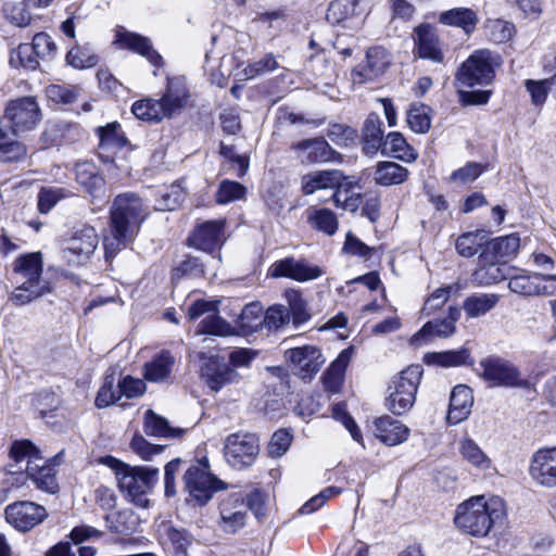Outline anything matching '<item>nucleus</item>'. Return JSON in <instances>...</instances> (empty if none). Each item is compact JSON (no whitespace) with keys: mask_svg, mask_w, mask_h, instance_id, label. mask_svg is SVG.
Returning <instances> with one entry per match:
<instances>
[{"mask_svg":"<svg viewBox=\"0 0 556 556\" xmlns=\"http://www.w3.org/2000/svg\"><path fill=\"white\" fill-rule=\"evenodd\" d=\"M132 114L141 121L161 122L163 118H169L162 99H142L136 101L131 106Z\"/></svg>","mask_w":556,"mask_h":556,"instance_id":"41","label":"nucleus"},{"mask_svg":"<svg viewBox=\"0 0 556 556\" xmlns=\"http://www.w3.org/2000/svg\"><path fill=\"white\" fill-rule=\"evenodd\" d=\"M200 332L224 337L230 334L232 328L217 313H212L200 323Z\"/></svg>","mask_w":556,"mask_h":556,"instance_id":"61","label":"nucleus"},{"mask_svg":"<svg viewBox=\"0 0 556 556\" xmlns=\"http://www.w3.org/2000/svg\"><path fill=\"white\" fill-rule=\"evenodd\" d=\"M66 61L75 68H89L98 63V56L87 49L77 46L68 51Z\"/></svg>","mask_w":556,"mask_h":556,"instance_id":"63","label":"nucleus"},{"mask_svg":"<svg viewBox=\"0 0 556 556\" xmlns=\"http://www.w3.org/2000/svg\"><path fill=\"white\" fill-rule=\"evenodd\" d=\"M167 538L170 541L175 556H188V548L192 544V536L184 529L168 528Z\"/></svg>","mask_w":556,"mask_h":556,"instance_id":"64","label":"nucleus"},{"mask_svg":"<svg viewBox=\"0 0 556 556\" xmlns=\"http://www.w3.org/2000/svg\"><path fill=\"white\" fill-rule=\"evenodd\" d=\"M190 98L186 78L176 76L167 79L166 91L162 96L163 105L169 118L188 104Z\"/></svg>","mask_w":556,"mask_h":556,"instance_id":"26","label":"nucleus"},{"mask_svg":"<svg viewBox=\"0 0 556 556\" xmlns=\"http://www.w3.org/2000/svg\"><path fill=\"white\" fill-rule=\"evenodd\" d=\"M472 404L471 389L464 384L456 386L451 393L447 421L457 425L466 420L470 415Z\"/></svg>","mask_w":556,"mask_h":556,"instance_id":"32","label":"nucleus"},{"mask_svg":"<svg viewBox=\"0 0 556 556\" xmlns=\"http://www.w3.org/2000/svg\"><path fill=\"white\" fill-rule=\"evenodd\" d=\"M506 517V503L502 497L478 495L457 506L454 523L467 534L483 538L493 528L502 527Z\"/></svg>","mask_w":556,"mask_h":556,"instance_id":"2","label":"nucleus"},{"mask_svg":"<svg viewBox=\"0 0 556 556\" xmlns=\"http://www.w3.org/2000/svg\"><path fill=\"white\" fill-rule=\"evenodd\" d=\"M380 152L383 155H390L404 162H413L417 159L415 150L407 143L403 135L397 131H392L384 138Z\"/></svg>","mask_w":556,"mask_h":556,"instance_id":"35","label":"nucleus"},{"mask_svg":"<svg viewBox=\"0 0 556 556\" xmlns=\"http://www.w3.org/2000/svg\"><path fill=\"white\" fill-rule=\"evenodd\" d=\"M75 176L77 184L89 194L92 203L104 200L105 181L93 163L88 161L76 163Z\"/></svg>","mask_w":556,"mask_h":556,"instance_id":"24","label":"nucleus"},{"mask_svg":"<svg viewBox=\"0 0 556 556\" xmlns=\"http://www.w3.org/2000/svg\"><path fill=\"white\" fill-rule=\"evenodd\" d=\"M148 215L149 205L137 193L125 192L115 197L110 211L111 232L103 240L106 258L114 257L132 242Z\"/></svg>","mask_w":556,"mask_h":556,"instance_id":"1","label":"nucleus"},{"mask_svg":"<svg viewBox=\"0 0 556 556\" xmlns=\"http://www.w3.org/2000/svg\"><path fill=\"white\" fill-rule=\"evenodd\" d=\"M99 244L97 231L91 226L76 230L65 242L62 257L68 265H78L94 252Z\"/></svg>","mask_w":556,"mask_h":556,"instance_id":"14","label":"nucleus"},{"mask_svg":"<svg viewBox=\"0 0 556 556\" xmlns=\"http://www.w3.org/2000/svg\"><path fill=\"white\" fill-rule=\"evenodd\" d=\"M248 518L243 493H231L220 502L218 525L225 533L236 534L245 527Z\"/></svg>","mask_w":556,"mask_h":556,"instance_id":"16","label":"nucleus"},{"mask_svg":"<svg viewBox=\"0 0 556 556\" xmlns=\"http://www.w3.org/2000/svg\"><path fill=\"white\" fill-rule=\"evenodd\" d=\"M430 108L424 103L410 104L406 121L410 129L416 134H426L431 126Z\"/></svg>","mask_w":556,"mask_h":556,"instance_id":"49","label":"nucleus"},{"mask_svg":"<svg viewBox=\"0 0 556 556\" xmlns=\"http://www.w3.org/2000/svg\"><path fill=\"white\" fill-rule=\"evenodd\" d=\"M5 118L10 122L14 135L33 130L40 121L38 103L31 97L11 101L5 109Z\"/></svg>","mask_w":556,"mask_h":556,"instance_id":"13","label":"nucleus"},{"mask_svg":"<svg viewBox=\"0 0 556 556\" xmlns=\"http://www.w3.org/2000/svg\"><path fill=\"white\" fill-rule=\"evenodd\" d=\"M409 428L402 421L384 415L375 420L376 437L389 446L405 442L409 435Z\"/></svg>","mask_w":556,"mask_h":556,"instance_id":"31","label":"nucleus"},{"mask_svg":"<svg viewBox=\"0 0 556 556\" xmlns=\"http://www.w3.org/2000/svg\"><path fill=\"white\" fill-rule=\"evenodd\" d=\"M25 146L13 139L0 127V160L2 162H16L25 157Z\"/></svg>","mask_w":556,"mask_h":556,"instance_id":"50","label":"nucleus"},{"mask_svg":"<svg viewBox=\"0 0 556 556\" xmlns=\"http://www.w3.org/2000/svg\"><path fill=\"white\" fill-rule=\"evenodd\" d=\"M520 247V239L511 233L495 238L491 241L486 239V245L480 253V261H500L505 264L506 260L516 255Z\"/></svg>","mask_w":556,"mask_h":556,"instance_id":"25","label":"nucleus"},{"mask_svg":"<svg viewBox=\"0 0 556 556\" xmlns=\"http://www.w3.org/2000/svg\"><path fill=\"white\" fill-rule=\"evenodd\" d=\"M9 455L15 464L27 460V465H29L35 458H41L39 450L29 440H15L12 442Z\"/></svg>","mask_w":556,"mask_h":556,"instance_id":"53","label":"nucleus"},{"mask_svg":"<svg viewBox=\"0 0 556 556\" xmlns=\"http://www.w3.org/2000/svg\"><path fill=\"white\" fill-rule=\"evenodd\" d=\"M421 376L422 367L410 365L392 379L386 399V406L391 413L403 415L414 406Z\"/></svg>","mask_w":556,"mask_h":556,"instance_id":"5","label":"nucleus"},{"mask_svg":"<svg viewBox=\"0 0 556 556\" xmlns=\"http://www.w3.org/2000/svg\"><path fill=\"white\" fill-rule=\"evenodd\" d=\"M481 377L491 387H520L529 388L530 382L521 379L518 369L500 357L490 356L480 362Z\"/></svg>","mask_w":556,"mask_h":556,"instance_id":"10","label":"nucleus"},{"mask_svg":"<svg viewBox=\"0 0 556 556\" xmlns=\"http://www.w3.org/2000/svg\"><path fill=\"white\" fill-rule=\"evenodd\" d=\"M260 452L258 439L248 432L229 434L224 443V457L236 469L251 466Z\"/></svg>","mask_w":556,"mask_h":556,"instance_id":"8","label":"nucleus"},{"mask_svg":"<svg viewBox=\"0 0 556 556\" xmlns=\"http://www.w3.org/2000/svg\"><path fill=\"white\" fill-rule=\"evenodd\" d=\"M495 293H473L463 303V309L468 318H479L491 312L500 302Z\"/></svg>","mask_w":556,"mask_h":556,"instance_id":"36","label":"nucleus"},{"mask_svg":"<svg viewBox=\"0 0 556 556\" xmlns=\"http://www.w3.org/2000/svg\"><path fill=\"white\" fill-rule=\"evenodd\" d=\"M269 274L274 278L286 277L304 282L319 278L324 270L319 266L311 265L305 260L286 257L275 262L269 268Z\"/></svg>","mask_w":556,"mask_h":556,"instance_id":"18","label":"nucleus"},{"mask_svg":"<svg viewBox=\"0 0 556 556\" xmlns=\"http://www.w3.org/2000/svg\"><path fill=\"white\" fill-rule=\"evenodd\" d=\"M43 260L40 252L20 255L13 263V275L17 287L10 299L15 305H25L51 292V286L42 277Z\"/></svg>","mask_w":556,"mask_h":556,"instance_id":"3","label":"nucleus"},{"mask_svg":"<svg viewBox=\"0 0 556 556\" xmlns=\"http://www.w3.org/2000/svg\"><path fill=\"white\" fill-rule=\"evenodd\" d=\"M39 61L30 43H21L15 50L11 51L9 60L13 67H24L31 71L39 66Z\"/></svg>","mask_w":556,"mask_h":556,"instance_id":"52","label":"nucleus"},{"mask_svg":"<svg viewBox=\"0 0 556 556\" xmlns=\"http://www.w3.org/2000/svg\"><path fill=\"white\" fill-rule=\"evenodd\" d=\"M185 198L184 191L179 186H172L160 192L156 199L155 208L159 211H174L176 210Z\"/></svg>","mask_w":556,"mask_h":556,"instance_id":"58","label":"nucleus"},{"mask_svg":"<svg viewBox=\"0 0 556 556\" xmlns=\"http://www.w3.org/2000/svg\"><path fill=\"white\" fill-rule=\"evenodd\" d=\"M529 475L540 486L556 488V446L540 448L533 453Z\"/></svg>","mask_w":556,"mask_h":556,"instance_id":"17","label":"nucleus"},{"mask_svg":"<svg viewBox=\"0 0 556 556\" xmlns=\"http://www.w3.org/2000/svg\"><path fill=\"white\" fill-rule=\"evenodd\" d=\"M415 33L416 50L419 58L442 63L444 54L435 30L429 25H420Z\"/></svg>","mask_w":556,"mask_h":556,"instance_id":"28","label":"nucleus"},{"mask_svg":"<svg viewBox=\"0 0 556 556\" xmlns=\"http://www.w3.org/2000/svg\"><path fill=\"white\" fill-rule=\"evenodd\" d=\"M185 488L191 501L197 505H205L214 493L225 489V483L210 472L207 464L198 462L191 465L184 476Z\"/></svg>","mask_w":556,"mask_h":556,"instance_id":"7","label":"nucleus"},{"mask_svg":"<svg viewBox=\"0 0 556 556\" xmlns=\"http://www.w3.org/2000/svg\"><path fill=\"white\" fill-rule=\"evenodd\" d=\"M353 354V348L344 349L338 357L330 364L324 376L325 387L336 393L339 391L346 367L351 361Z\"/></svg>","mask_w":556,"mask_h":556,"instance_id":"37","label":"nucleus"},{"mask_svg":"<svg viewBox=\"0 0 556 556\" xmlns=\"http://www.w3.org/2000/svg\"><path fill=\"white\" fill-rule=\"evenodd\" d=\"M238 325L244 332H255L263 326V308L256 303L247 304L239 316Z\"/></svg>","mask_w":556,"mask_h":556,"instance_id":"51","label":"nucleus"},{"mask_svg":"<svg viewBox=\"0 0 556 556\" xmlns=\"http://www.w3.org/2000/svg\"><path fill=\"white\" fill-rule=\"evenodd\" d=\"M174 364L175 358L169 352H161L144 365V379L156 383L168 381Z\"/></svg>","mask_w":556,"mask_h":556,"instance_id":"34","label":"nucleus"},{"mask_svg":"<svg viewBox=\"0 0 556 556\" xmlns=\"http://www.w3.org/2000/svg\"><path fill=\"white\" fill-rule=\"evenodd\" d=\"M116 42L122 48L142 55L155 67H161L163 64L162 56L153 49L150 40L141 35L119 30L116 34Z\"/></svg>","mask_w":556,"mask_h":556,"instance_id":"29","label":"nucleus"},{"mask_svg":"<svg viewBox=\"0 0 556 556\" xmlns=\"http://www.w3.org/2000/svg\"><path fill=\"white\" fill-rule=\"evenodd\" d=\"M25 471L37 489L50 494L58 492L56 470L54 466L47 464L42 457L31 460L26 466Z\"/></svg>","mask_w":556,"mask_h":556,"instance_id":"27","label":"nucleus"},{"mask_svg":"<svg viewBox=\"0 0 556 556\" xmlns=\"http://www.w3.org/2000/svg\"><path fill=\"white\" fill-rule=\"evenodd\" d=\"M341 181V170L323 169L307 173L301 178V191L304 195H311L317 191L332 190Z\"/></svg>","mask_w":556,"mask_h":556,"instance_id":"30","label":"nucleus"},{"mask_svg":"<svg viewBox=\"0 0 556 556\" xmlns=\"http://www.w3.org/2000/svg\"><path fill=\"white\" fill-rule=\"evenodd\" d=\"M47 517V509L31 501H17L4 508L5 521L20 532L30 531Z\"/></svg>","mask_w":556,"mask_h":556,"instance_id":"12","label":"nucleus"},{"mask_svg":"<svg viewBox=\"0 0 556 556\" xmlns=\"http://www.w3.org/2000/svg\"><path fill=\"white\" fill-rule=\"evenodd\" d=\"M122 400L121 392H118V384L114 386V377H105L101 388L98 391L94 404L99 408H104L110 405L116 404Z\"/></svg>","mask_w":556,"mask_h":556,"instance_id":"55","label":"nucleus"},{"mask_svg":"<svg viewBox=\"0 0 556 556\" xmlns=\"http://www.w3.org/2000/svg\"><path fill=\"white\" fill-rule=\"evenodd\" d=\"M455 325H452V321L441 320H431L426 323L422 328L415 333L410 342L414 345H422L427 341L434 338H447L455 332Z\"/></svg>","mask_w":556,"mask_h":556,"instance_id":"40","label":"nucleus"},{"mask_svg":"<svg viewBox=\"0 0 556 556\" xmlns=\"http://www.w3.org/2000/svg\"><path fill=\"white\" fill-rule=\"evenodd\" d=\"M390 52L380 46H375L366 51L365 60L352 71L354 84H366L382 76L391 65Z\"/></svg>","mask_w":556,"mask_h":556,"instance_id":"15","label":"nucleus"},{"mask_svg":"<svg viewBox=\"0 0 556 556\" xmlns=\"http://www.w3.org/2000/svg\"><path fill=\"white\" fill-rule=\"evenodd\" d=\"M440 22L445 25L460 27L466 34H469L476 27L477 16L470 9L456 8L441 13Z\"/></svg>","mask_w":556,"mask_h":556,"instance_id":"47","label":"nucleus"},{"mask_svg":"<svg viewBox=\"0 0 556 556\" xmlns=\"http://www.w3.org/2000/svg\"><path fill=\"white\" fill-rule=\"evenodd\" d=\"M506 277V264L500 261L481 262L479 260V266L472 273V281L479 286L497 283Z\"/></svg>","mask_w":556,"mask_h":556,"instance_id":"39","label":"nucleus"},{"mask_svg":"<svg viewBox=\"0 0 556 556\" xmlns=\"http://www.w3.org/2000/svg\"><path fill=\"white\" fill-rule=\"evenodd\" d=\"M224 242V222L207 220L200 224L189 238V244L213 253L218 250Z\"/></svg>","mask_w":556,"mask_h":556,"instance_id":"23","label":"nucleus"},{"mask_svg":"<svg viewBox=\"0 0 556 556\" xmlns=\"http://www.w3.org/2000/svg\"><path fill=\"white\" fill-rule=\"evenodd\" d=\"M102 462L114 470L121 492L127 495L135 505L146 507L149 503L146 495L156 484L160 473L159 469L131 467L112 456H106Z\"/></svg>","mask_w":556,"mask_h":556,"instance_id":"4","label":"nucleus"},{"mask_svg":"<svg viewBox=\"0 0 556 556\" xmlns=\"http://www.w3.org/2000/svg\"><path fill=\"white\" fill-rule=\"evenodd\" d=\"M308 224L328 236L336 233L338 229V219L336 214L329 208L309 207L307 210Z\"/></svg>","mask_w":556,"mask_h":556,"instance_id":"46","label":"nucleus"},{"mask_svg":"<svg viewBox=\"0 0 556 556\" xmlns=\"http://www.w3.org/2000/svg\"><path fill=\"white\" fill-rule=\"evenodd\" d=\"M501 58L488 49L473 51L462 64L456 77L467 87L489 85L495 76V67L500 66Z\"/></svg>","mask_w":556,"mask_h":556,"instance_id":"6","label":"nucleus"},{"mask_svg":"<svg viewBox=\"0 0 556 556\" xmlns=\"http://www.w3.org/2000/svg\"><path fill=\"white\" fill-rule=\"evenodd\" d=\"M370 0H334L330 3L326 18L349 29H358L369 12Z\"/></svg>","mask_w":556,"mask_h":556,"instance_id":"11","label":"nucleus"},{"mask_svg":"<svg viewBox=\"0 0 556 556\" xmlns=\"http://www.w3.org/2000/svg\"><path fill=\"white\" fill-rule=\"evenodd\" d=\"M469 353L466 349L458 351H446L431 354L430 361L442 367H454L465 365L469 359Z\"/></svg>","mask_w":556,"mask_h":556,"instance_id":"59","label":"nucleus"},{"mask_svg":"<svg viewBox=\"0 0 556 556\" xmlns=\"http://www.w3.org/2000/svg\"><path fill=\"white\" fill-rule=\"evenodd\" d=\"M25 0L9 1L4 4L3 12L5 17L18 27L27 26L31 21V15L26 8Z\"/></svg>","mask_w":556,"mask_h":556,"instance_id":"54","label":"nucleus"},{"mask_svg":"<svg viewBox=\"0 0 556 556\" xmlns=\"http://www.w3.org/2000/svg\"><path fill=\"white\" fill-rule=\"evenodd\" d=\"M104 520L109 531L130 534L136 530L138 518L130 509H123L106 514Z\"/></svg>","mask_w":556,"mask_h":556,"instance_id":"44","label":"nucleus"},{"mask_svg":"<svg viewBox=\"0 0 556 556\" xmlns=\"http://www.w3.org/2000/svg\"><path fill=\"white\" fill-rule=\"evenodd\" d=\"M285 359L293 374L302 380L315 377L326 362L320 349L311 344L287 349Z\"/></svg>","mask_w":556,"mask_h":556,"instance_id":"9","label":"nucleus"},{"mask_svg":"<svg viewBox=\"0 0 556 556\" xmlns=\"http://www.w3.org/2000/svg\"><path fill=\"white\" fill-rule=\"evenodd\" d=\"M302 163H328L334 162L340 154L333 150L323 137L301 140L292 144Z\"/></svg>","mask_w":556,"mask_h":556,"instance_id":"20","label":"nucleus"},{"mask_svg":"<svg viewBox=\"0 0 556 556\" xmlns=\"http://www.w3.org/2000/svg\"><path fill=\"white\" fill-rule=\"evenodd\" d=\"M486 245V231L476 230L460 235L456 242L455 248L457 253L463 257H471L478 251Z\"/></svg>","mask_w":556,"mask_h":556,"instance_id":"48","label":"nucleus"},{"mask_svg":"<svg viewBox=\"0 0 556 556\" xmlns=\"http://www.w3.org/2000/svg\"><path fill=\"white\" fill-rule=\"evenodd\" d=\"M459 454L463 459L479 470L491 468L492 460L471 438H464L459 441Z\"/></svg>","mask_w":556,"mask_h":556,"instance_id":"43","label":"nucleus"},{"mask_svg":"<svg viewBox=\"0 0 556 556\" xmlns=\"http://www.w3.org/2000/svg\"><path fill=\"white\" fill-rule=\"evenodd\" d=\"M289 311L281 304H275L267 308L263 314V326L268 330L279 329L280 327L289 324Z\"/></svg>","mask_w":556,"mask_h":556,"instance_id":"60","label":"nucleus"},{"mask_svg":"<svg viewBox=\"0 0 556 556\" xmlns=\"http://www.w3.org/2000/svg\"><path fill=\"white\" fill-rule=\"evenodd\" d=\"M184 432L180 428H173L168 421L149 409L144 414V433L151 437L178 438Z\"/></svg>","mask_w":556,"mask_h":556,"instance_id":"42","label":"nucleus"},{"mask_svg":"<svg viewBox=\"0 0 556 556\" xmlns=\"http://www.w3.org/2000/svg\"><path fill=\"white\" fill-rule=\"evenodd\" d=\"M384 141L382 121L376 113H370L363 126L362 144L363 151L367 155H374L380 151Z\"/></svg>","mask_w":556,"mask_h":556,"instance_id":"33","label":"nucleus"},{"mask_svg":"<svg viewBox=\"0 0 556 556\" xmlns=\"http://www.w3.org/2000/svg\"><path fill=\"white\" fill-rule=\"evenodd\" d=\"M202 378L214 392H218L224 387L239 383L241 380L240 374L217 356L210 357L204 364L202 367Z\"/></svg>","mask_w":556,"mask_h":556,"instance_id":"19","label":"nucleus"},{"mask_svg":"<svg viewBox=\"0 0 556 556\" xmlns=\"http://www.w3.org/2000/svg\"><path fill=\"white\" fill-rule=\"evenodd\" d=\"M247 193V188L240 182L232 180H223L216 192V201L219 204H227L232 201L241 200Z\"/></svg>","mask_w":556,"mask_h":556,"instance_id":"56","label":"nucleus"},{"mask_svg":"<svg viewBox=\"0 0 556 556\" xmlns=\"http://www.w3.org/2000/svg\"><path fill=\"white\" fill-rule=\"evenodd\" d=\"M97 134L100 140L98 155L105 163L114 162L117 153L128 144V140L117 122L99 127Z\"/></svg>","mask_w":556,"mask_h":556,"instance_id":"21","label":"nucleus"},{"mask_svg":"<svg viewBox=\"0 0 556 556\" xmlns=\"http://www.w3.org/2000/svg\"><path fill=\"white\" fill-rule=\"evenodd\" d=\"M278 67V62L273 53L265 54L261 60L248 64L242 70L244 79H253L257 76L273 72Z\"/></svg>","mask_w":556,"mask_h":556,"instance_id":"57","label":"nucleus"},{"mask_svg":"<svg viewBox=\"0 0 556 556\" xmlns=\"http://www.w3.org/2000/svg\"><path fill=\"white\" fill-rule=\"evenodd\" d=\"M68 192L63 188H42L38 193V210L40 213H48Z\"/></svg>","mask_w":556,"mask_h":556,"instance_id":"62","label":"nucleus"},{"mask_svg":"<svg viewBox=\"0 0 556 556\" xmlns=\"http://www.w3.org/2000/svg\"><path fill=\"white\" fill-rule=\"evenodd\" d=\"M408 169L404 166L390 161L379 162L376 165L374 180L376 184L389 187L403 184L408 177Z\"/></svg>","mask_w":556,"mask_h":556,"instance_id":"38","label":"nucleus"},{"mask_svg":"<svg viewBox=\"0 0 556 556\" xmlns=\"http://www.w3.org/2000/svg\"><path fill=\"white\" fill-rule=\"evenodd\" d=\"M548 274H520L509 278L508 288L511 292L522 296L552 295L556 292V287L548 279Z\"/></svg>","mask_w":556,"mask_h":556,"instance_id":"22","label":"nucleus"},{"mask_svg":"<svg viewBox=\"0 0 556 556\" xmlns=\"http://www.w3.org/2000/svg\"><path fill=\"white\" fill-rule=\"evenodd\" d=\"M285 299L288 303L287 308L290 318L295 327H299L311 319V314L307 308V302L304 300L302 293L294 289H288L285 292Z\"/></svg>","mask_w":556,"mask_h":556,"instance_id":"45","label":"nucleus"}]
</instances>
